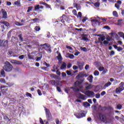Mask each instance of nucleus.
Here are the masks:
<instances>
[{
    "instance_id": "f257e3e1",
    "label": "nucleus",
    "mask_w": 124,
    "mask_h": 124,
    "mask_svg": "<svg viewBox=\"0 0 124 124\" xmlns=\"http://www.w3.org/2000/svg\"><path fill=\"white\" fill-rule=\"evenodd\" d=\"M5 65L3 67V69L5 71L7 72H10L12 71V69H13V66L10 64V62H5Z\"/></svg>"
},
{
    "instance_id": "f03ea898",
    "label": "nucleus",
    "mask_w": 124,
    "mask_h": 124,
    "mask_svg": "<svg viewBox=\"0 0 124 124\" xmlns=\"http://www.w3.org/2000/svg\"><path fill=\"white\" fill-rule=\"evenodd\" d=\"M75 85V87L71 88V89H73L74 92L78 93L80 91V89H83V86L79 83V81H76Z\"/></svg>"
},
{
    "instance_id": "7ed1b4c3",
    "label": "nucleus",
    "mask_w": 124,
    "mask_h": 124,
    "mask_svg": "<svg viewBox=\"0 0 124 124\" xmlns=\"http://www.w3.org/2000/svg\"><path fill=\"white\" fill-rule=\"evenodd\" d=\"M41 47H43V49H45L48 53H51V46L47 44H45L40 45Z\"/></svg>"
},
{
    "instance_id": "20e7f679",
    "label": "nucleus",
    "mask_w": 124,
    "mask_h": 124,
    "mask_svg": "<svg viewBox=\"0 0 124 124\" xmlns=\"http://www.w3.org/2000/svg\"><path fill=\"white\" fill-rule=\"evenodd\" d=\"M0 89H1V92L3 94L6 93L8 91V87L3 85H0Z\"/></svg>"
},
{
    "instance_id": "39448f33",
    "label": "nucleus",
    "mask_w": 124,
    "mask_h": 124,
    "mask_svg": "<svg viewBox=\"0 0 124 124\" xmlns=\"http://www.w3.org/2000/svg\"><path fill=\"white\" fill-rule=\"evenodd\" d=\"M105 40V37L104 36H101L100 37L98 38V41L95 42V43H100L101 45L103 44V41Z\"/></svg>"
},
{
    "instance_id": "423d86ee",
    "label": "nucleus",
    "mask_w": 124,
    "mask_h": 124,
    "mask_svg": "<svg viewBox=\"0 0 124 124\" xmlns=\"http://www.w3.org/2000/svg\"><path fill=\"white\" fill-rule=\"evenodd\" d=\"M46 114V117L48 120H50L52 117V115H51V113L50 112V110L49 109L46 108L45 109Z\"/></svg>"
},
{
    "instance_id": "0eeeda50",
    "label": "nucleus",
    "mask_w": 124,
    "mask_h": 124,
    "mask_svg": "<svg viewBox=\"0 0 124 124\" xmlns=\"http://www.w3.org/2000/svg\"><path fill=\"white\" fill-rule=\"evenodd\" d=\"M77 65L78 66V68L80 70H82L84 68V63L81 62H78L77 63Z\"/></svg>"
},
{
    "instance_id": "6e6552de",
    "label": "nucleus",
    "mask_w": 124,
    "mask_h": 124,
    "mask_svg": "<svg viewBox=\"0 0 124 124\" xmlns=\"http://www.w3.org/2000/svg\"><path fill=\"white\" fill-rule=\"evenodd\" d=\"M124 90V87L123 86H120V87L116 88L115 93H121V92H123Z\"/></svg>"
},
{
    "instance_id": "1a4fd4ad",
    "label": "nucleus",
    "mask_w": 124,
    "mask_h": 124,
    "mask_svg": "<svg viewBox=\"0 0 124 124\" xmlns=\"http://www.w3.org/2000/svg\"><path fill=\"white\" fill-rule=\"evenodd\" d=\"M85 85L86 90H91V89H93V85L88 82H85Z\"/></svg>"
},
{
    "instance_id": "9d476101",
    "label": "nucleus",
    "mask_w": 124,
    "mask_h": 124,
    "mask_svg": "<svg viewBox=\"0 0 124 124\" xmlns=\"http://www.w3.org/2000/svg\"><path fill=\"white\" fill-rule=\"evenodd\" d=\"M62 81H60L59 80H50L49 81V83L50 84H52L53 86H58V84H60V83H62Z\"/></svg>"
},
{
    "instance_id": "9b49d317",
    "label": "nucleus",
    "mask_w": 124,
    "mask_h": 124,
    "mask_svg": "<svg viewBox=\"0 0 124 124\" xmlns=\"http://www.w3.org/2000/svg\"><path fill=\"white\" fill-rule=\"evenodd\" d=\"M0 46L4 47H7V46H8V41L6 40L4 42L3 41L0 42Z\"/></svg>"
},
{
    "instance_id": "f8f14e48",
    "label": "nucleus",
    "mask_w": 124,
    "mask_h": 124,
    "mask_svg": "<svg viewBox=\"0 0 124 124\" xmlns=\"http://www.w3.org/2000/svg\"><path fill=\"white\" fill-rule=\"evenodd\" d=\"M84 93L86 95H88V96L90 97L93 96V95H94V93L90 91H87L86 92H85Z\"/></svg>"
},
{
    "instance_id": "ddd939ff",
    "label": "nucleus",
    "mask_w": 124,
    "mask_h": 124,
    "mask_svg": "<svg viewBox=\"0 0 124 124\" xmlns=\"http://www.w3.org/2000/svg\"><path fill=\"white\" fill-rule=\"evenodd\" d=\"M1 11H2V18L3 19H7V13L6 12V11H5V10H3V9H2Z\"/></svg>"
},
{
    "instance_id": "4468645a",
    "label": "nucleus",
    "mask_w": 124,
    "mask_h": 124,
    "mask_svg": "<svg viewBox=\"0 0 124 124\" xmlns=\"http://www.w3.org/2000/svg\"><path fill=\"white\" fill-rule=\"evenodd\" d=\"M65 57L66 58H69V59H71L72 60L74 59V55L69 53H67Z\"/></svg>"
},
{
    "instance_id": "2eb2a0df",
    "label": "nucleus",
    "mask_w": 124,
    "mask_h": 124,
    "mask_svg": "<svg viewBox=\"0 0 124 124\" xmlns=\"http://www.w3.org/2000/svg\"><path fill=\"white\" fill-rule=\"evenodd\" d=\"M11 63H13V64H22L23 63L20 61H17L15 60H12L11 61Z\"/></svg>"
},
{
    "instance_id": "dca6fc26",
    "label": "nucleus",
    "mask_w": 124,
    "mask_h": 124,
    "mask_svg": "<svg viewBox=\"0 0 124 124\" xmlns=\"http://www.w3.org/2000/svg\"><path fill=\"white\" fill-rule=\"evenodd\" d=\"M50 76L51 78H53V79H55L56 80H60L61 78L59 77V76L54 74H51L50 75Z\"/></svg>"
},
{
    "instance_id": "f3484780",
    "label": "nucleus",
    "mask_w": 124,
    "mask_h": 124,
    "mask_svg": "<svg viewBox=\"0 0 124 124\" xmlns=\"http://www.w3.org/2000/svg\"><path fill=\"white\" fill-rule=\"evenodd\" d=\"M0 24H3V25H5L6 27H9V23L7 21H4L3 20H1L0 22Z\"/></svg>"
},
{
    "instance_id": "a211bd4d",
    "label": "nucleus",
    "mask_w": 124,
    "mask_h": 124,
    "mask_svg": "<svg viewBox=\"0 0 124 124\" xmlns=\"http://www.w3.org/2000/svg\"><path fill=\"white\" fill-rule=\"evenodd\" d=\"M93 76L90 75L87 78V80L90 82V83H93Z\"/></svg>"
},
{
    "instance_id": "6ab92c4d",
    "label": "nucleus",
    "mask_w": 124,
    "mask_h": 124,
    "mask_svg": "<svg viewBox=\"0 0 124 124\" xmlns=\"http://www.w3.org/2000/svg\"><path fill=\"white\" fill-rule=\"evenodd\" d=\"M100 120L102 122H106V117L104 116V115H102L100 116Z\"/></svg>"
},
{
    "instance_id": "aec40b11",
    "label": "nucleus",
    "mask_w": 124,
    "mask_h": 124,
    "mask_svg": "<svg viewBox=\"0 0 124 124\" xmlns=\"http://www.w3.org/2000/svg\"><path fill=\"white\" fill-rule=\"evenodd\" d=\"M83 106L84 107L87 108L88 107H90V106H91V104H90L89 103H88V102H85L83 103Z\"/></svg>"
},
{
    "instance_id": "412c9836",
    "label": "nucleus",
    "mask_w": 124,
    "mask_h": 124,
    "mask_svg": "<svg viewBox=\"0 0 124 124\" xmlns=\"http://www.w3.org/2000/svg\"><path fill=\"white\" fill-rule=\"evenodd\" d=\"M57 54H58V55L57 56L58 60L59 61H62V55H61V53H59V51H57Z\"/></svg>"
},
{
    "instance_id": "4be33fe9",
    "label": "nucleus",
    "mask_w": 124,
    "mask_h": 124,
    "mask_svg": "<svg viewBox=\"0 0 124 124\" xmlns=\"http://www.w3.org/2000/svg\"><path fill=\"white\" fill-rule=\"evenodd\" d=\"M66 68V63L63 62L61 67V69H65Z\"/></svg>"
},
{
    "instance_id": "5701e85b",
    "label": "nucleus",
    "mask_w": 124,
    "mask_h": 124,
    "mask_svg": "<svg viewBox=\"0 0 124 124\" xmlns=\"http://www.w3.org/2000/svg\"><path fill=\"white\" fill-rule=\"evenodd\" d=\"M112 14L114 17H119V15H118V12H117V11H114L112 12Z\"/></svg>"
},
{
    "instance_id": "b1692460",
    "label": "nucleus",
    "mask_w": 124,
    "mask_h": 124,
    "mask_svg": "<svg viewBox=\"0 0 124 124\" xmlns=\"http://www.w3.org/2000/svg\"><path fill=\"white\" fill-rule=\"evenodd\" d=\"M79 97L81 99H83V100H85V99H86V96H85V95H83L81 93H79Z\"/></svg>"
},
{
    "instance_id": "393cba45",
    "label": "nucleus",
    "mask_w": 124,
    "mask_h": 124,
    "mask_svg": "<svg viewBox=\"0 0 124 124\" xmlns=\"http://www.w3.org/2000/svg\"><path fill=\"white\" fill-rule=\"evenodd\" d=\"M15 25H16V26H18L19 27H21V26H24L23 23L20 24V23H19V22H17V21H16L15 22Z\"/></svg>"
},
{
    "instance_id": "a878e982",
    "label": "nucleus",
    "mask_w": 124,
    "mask_h": 124,
    "mask_svg": "<svg viewBox=\"0 0 124 124\" xmlns=\"http://www.w3.org/2000/svg\"><path fill=\"white\" fill-rule=\"evenodd\" d=\"M75 116L78 118V119H81V115L80 113H75Z\"/></svg>"
},
{
    "instance_id": "bb28decb",
    "label": "nucleus",
    "mask_w": 124,
    "mask_h": 124,
    "mask_svg": "<svg viewBox=\"0 0 124 124\" xmlns=\"http://www.w3.org/2000/svg\"><path fill=\"white\" fill-rule=\"evenodd\" d=\"M111 85H112V83L108 81V83L105 84L104 87H105V88H108V87H109V86H111Z\"/></svg>"
},
{
    "instance_id": "cd10ccee",
    "label": "nucleus",
    "mask_w": 124,
    "mask_h": 124,
    "mask_svg": "<svg viewBox=\"0 0 124 124\" xmlns=\"http://www.w3.org/2000/svg\"><path fill=\"white\" fill-rule=\"evenodd\" d=\"M33 8V6H29L28 7V9L27 10V13H29L32 10V9Z\"/></svg>"
},
{
    "instance_id": "c85d7f7f",
    "label": "nucleus",
    "mask_w": 124,
    "mask_h": 124,
    "mask_svg": "<svg viewBox=\"0 0 124 124\" xmlns=\"http://www.w3.org/2000/svg\"><path fill=\"white\" fill-rule=\"evenodd\" d=\"M18 37L21 42H23L24 41V40L23 39V35L22 34H19L18 35Z\"/></svg>"
},
{
    "instance_id": "c756f323",
    "label": "nucleus",
    "mask_w": 124,
    "mask_h": 124,
    "mask_svg": "<svg viewBox=\"0 0 124 124\" xmlns=\"http://www.w3.org/2000/svg\"><path fill=\"white\" fill-rule=\"evenodd\" d=\"M15 5H16V6H20V5H21V3H20L19 1H16L15 2Z\"/></svg>"
},
{
    "instance_id": "7c9ffc66",
    "label": "nucleus",
    "mask_w": 124,
    "mask_h": 124,
    "mask_svg": "<svg viewBox=\"0 0 124 124\" xmlns=\"http://www.w3.org/2000/svg\"><path fill=\"white\" fill-rule=\"evenodd\" d=\"M40 5H37L34 7V11H36V10H38V9H40Z\"/></svg>"
},
{
    "instance_id": "2f4dec72",
    "label": "nucleus",
    "mask_w": 124,
    "mask_h": 124,
    "mask_svg": "<svg viewBox=\"0 0 124 124\" xmlns=\"http://www.w3.org/2000/svg\"><path fill=\"white\" fill-rule=\"evenodd\" d=\"M0 82L5 84V83H6V81H5V79H4V78H0Z\"/></svg>"
},
{
    "instance_id": "473e14b6",
    "label": "nucleus",
    "mask_w": 124,
    "mask_h": 124,
    "mask_svg": "<svg viewBox=\"0 0 124 124\" xmlns=\"http://www.w3.org/2000/svg\"><path fill=\"white\" fill-rule=\"evenodd\" d=\"M34 30H36V31H40V27H39V26H36Z\"/></svg>"
},
{
    "instance_id": "72a5a7b5",
    "label": "nucleus",
    "mask_w": 124,
    "mask_h": 124,
    "mask_svg": "<svg viewBox=\"0 0 124 124\" xmlns=\"http://www.w3.org/2000/svg\"><path fill=\"white\" fill-rule=\"evenodd\" d=\"M94 75L95 76H98V75H99V72H98V71H95L94 72Z\"/></svg>"
},
{
    "instance_id": "f704fd0d",
    "label": "nucleus",
    "mask_w": 124,
    "mask_h": 124,
    "mask_svg": "<svg viewBox=\"0 0 124 124\" xmlns=\"http://www.w3.org/2000/svg\"><path fill=\"white\" fill-rule=\"evenodd\" d=\"M122 108H123V106H122V105L121 104L117 105L116 107V108H117V109H122Z\"/></svg>"
},
{
    "instance_id": "c9c22d12",
    "label": "nucleus",
    "mask_w": 124,
    "mask_h": 124,
    "mask_svg": "<svg viewBox=\"0 0 124 124\" xmlns=\"http://www.w3.org/2000/svg\"><path fill=\"white\" fill-rule=\"evenodd\" d=\"M43 5H45V6H46V7H47V8H51V6L50 5H48L46 3H43Z\"/></svg>"
},
{
    "instance_id": "e433bc0d",
    "label": "nucleus",
    "mask_w": 124,
    "mask_h": 124,
    "mask_svg": "<svg viewBox=\"0 0 124 124\" xmlns=\"http://www.w3.org/2000/svg\"><path fill=\"white\" fill-rule=\"evenodd\" d=\"M99 71H103L104 70V67L103 66H100L98 68Z\"/></svg>"
},
{
    "instance_id": "4c0bfd02",
    "label": "nucleus",
    "mask_w": 124,
    "mask_h": 124,
    "mask_svg": "<svg viewBox=\"0 0 124 124\" xmlns=\"http://www.w3.org/2000/svg\"><path fill=\"white\" fill-rule=\"evenodd\" d=\"M124 32H118V34L120 36V37H123V36L124 35Z\"/></svg>"
},
{
    "instance_id": "58836bf2",
    "label": "nucleus",
    "mask_w": 124,
    "mask_h": 124,
    "mask_svg": "<svg viewBox=\"0 0 124 124\" xmlns=\"http://www.w3.org/2000/svg\"><path fill=\"white\" fill-rule=\"evenodd\" d=\"M1 75H2L4 77H5V72L3 70L1 71Z\"/></svg>"
},
{
    "instance_id": "ea45409f",
    "label": "nucleus",
    "mask_w": 124,
    "mask_h": 124,
    "mask_svg": "<svg viewBox=\"0 0 124 124\" xmlns=\"http://www.w3.org/2000/svg\"><path fill=\"white\" fill-rule=\"evenodd\" d=\"M80 50H81L82 51H83V52H87V48L86 47H81Z\"/></svg>"
},
{
    "instance_id": "a19ab883",
    "label": "nucleus",
    "mask_w": 124,
    "mask_h": 124,
    "mask_svg": "<svg viewBox=\"0 0 124 124\" xmlns=\"http://www.w3.org/2000/svg\"><path fill=\"white\" fill-rule=\"evenodd\" d=\"M94 6H95V7H99V5H100L99 2H97L95 3L94 4Z\"/></svg>"
},
{
    "instance_id": "79ce46f5",
    "label": "nucleus",
    "mask_w": 124,
    "mask_h": 124,
    "mask_svg": "<svg viewBox=\"0 0 124 124\" xmlns=\"http://www.w3.org/2000/svg\"><path fill=\"white\" fill-rule=\"evenodd\" d=\"M72 12L74 15H75V16H77V11H76V10H73Z\"/></svg>"
},
{
    "instance_id": "37998d69",
    "label": "nucleus",
    "mask_w": 124,
    "mask_h": 124,
    "mask_svg": "<svg viewBox=\"0 0 124 124\" xmlns=\"http://www.w3.org/2000/svg\"><path fill=\"white\" fill-rule=\"evenodd\" d=\"M12 54H13V52H12V51H9L8 54L9 57H11V56H12Z\"/></svg>"
},
{
    "instance_id": "c03bdc74",
    "label": "nucleus",
    "mask_w": 124,
    "mask_h": 124,
    "mask_svg": "<svg viewBox=\"0 0 124 124\" xmlns=\"http://www.w3.org/2000/svg\"><path fill=\"white\" fill-rule=\"evenodd\" d=\"M117 51L118 52H121V51H123V47H122L121 46H118V47L117 48Z\"/></svg>"
},
{
    "instance_id": "a18cd8bd",
    "label": "nucleus",
    "mask_w": 124,
    "mask_h": 124,
    "mask_svg": "<svg viewBox=\"0 0 124 124\" xmlns=\"http://www.w3.org/2000/svg\"><path fill=\"white\" fill-rule=\"evenodd\" d=\"M103 43L104 45H107V44H109V42L107 40H105V41H104Z\"/></svg>"
},
{
    "instance_id": "49530a36",
    "label": "nucleus",
    "mask_w": 124,
    "mask_h": 124,
    "mask_svg": "<svg viewBox=\"0 0 124 124\" xmlns=\"http://www.w3.org/2000/svg\"><path fill=\"white\" fill-rule=\"evenodd\" d=\"M91 21L93 22V23L94 22H96L97 23H99V21H98V20L95 19H91Z\"/></svg>"
},
{
    "instance_id": "de8ad7c7",
    "label": "nucleus",
    "mask_w": 124,
    "mask_h": 124,
    "mask_svg": "<svg viewBox=\"0 0 124 124\" xmlns=\"http://www.w3.org/2000/svg\"><path fill=\"white\" fill-rule=\"evenodd\" d=\"M95 96L96 97V98H100V94L99 93H96L95 95Z\"/></svg>"
},
{
    "instance_id": "09e8293b",
    "label": "nucleus",
    "mask_w": 124,
    "mask_h": 124,
    "mask_svg": "<svg viewBox=\"0 0 124 124\" xmlns=\"http://www.w3.org/2000/svg\"><path fill=\"white\" fill-rule=\"evenodd\" d=\"M115 7H116V8H117V9H120V5H119V4L115 3Z\"/></svg>"
},
{
    "instance_id": "8fccbe9b",
    "label": "nucleus",
    "mask_w": 124,
    "mask_h": 124,
    "mask_svg": "<svg viewBox=\"0 0 124 124\" xmlns=\"http://www.w3.org/2000/svg\"><path fill=\"white\" fill-rule=\"evenodd\" d=\"M62 76L64 78H65L66 77V74L64 72H62Z\"/></svg>"
},
{
    "instance_id": "3c124183",
    "label": "nucleus",
    "mask_w": 124,
    "mask_h": 124,
    "mask_svg": "<svg viewBox=\"0 0 124 124\" xmlns=\"http://www.w3.org/2000/svg\"><path fill=\"white\" fill-rule=\"evenodd\" d=\"M56 73L58 75H61V72H60V71H59V70H58V67H56Z\"/></svg>"
},
{
    "instance_id": "603ef678",
    "label": "nucleus",
    "mask_w": 124,
    "mask_h": 124,
    "mask_svg": "<svg viewBox=\"0 0 124 124\" xmlns=\"http://www.w3.org/2000/svg\"><path fill=\"white\" fill-rule=\"evenodd\" d=\"M106 94V92L105 91H103L101 93V95L102 96H103L104 95H105Z\"/></svg>"
},
{
    "instance_id": "864d4df0",
    "label": "nucleus",
    "mask_w": 124,
    "mask_h": 124,
    "mask_svg": "<svg viewBox=\"0 0 124 124\" xmlns=\"http://www.w3.org/2000/svg\"><path fill=\"white\" fill-rule=\"evenodd\" d=\"M77 17H82V13H81V12H79L78 13V15H77Z\"/></svg>"
},
{
    "instance_id": "5fc2aeb1",
    "label": "nucleus",
    "mask_w": 124,
    "mask_h": 124,
    "mask_svg": "<svg viewBox=\"0 0 124 124\" xmlns=\"http://www.w3.org/2000/svg\"><path fill=\"white\" fill-rule=\"evenodd\" d=\"M37 93H38L39 95H42V93H41V91H40V90L38 89L37 90Z\"/></svg>"
},
{
    "instance_id": "6e6d98bb",
    "label": "nucleus",
    "mask_w": 124,
    "mask_h": 124,
    "mask_svg": "<svg viewBox=\"0 0 124 124\" xmlns=\"http://www.w3.org/2000/svg\"><path fill=\"white\" fill-rule=\"evenodd\" d=\"M85 116H86V114L84 112H81L80 113L81 118H83V117H85Z\"/></svg>"
},
{
    "instance_id": "4d7b16f0",
    "label": "nucleus",
    "mask_w": 124,
    "mask_h": 124,
    "mask_svg": "<svg viewBox=\"0 0 124 124\" xmlns=\"http://www.w3.org/2000/svg\"><path fill=\"white\" fill-rule=\"evenodd\" d=\"M87 19L88 18H87L86 17H83V19H82V22L85 23V22H86V21H87Z\"/></svg>"
},
{
    "instance_id": "13d9d810",
    "label": "nucleus",
    "mask_w": 124,
    "mask_h": 124,
    "mask_svg": "<svg viewBox=\"0 0 124 124\" xmlns=\"http://www.w3.org/2000/svg\"><path fill=\"white\" fill-rule=\"evenodd\" d=\"M73 69H74V70H76V69H78V66L76 65H74L73 66Z\"/></svg>"
},
{
    "instance_id": "bf43d9fd",
    "label": "nucleus",
    "mask_w": 124,
    "mask_h": 124,
    "mask_svg": "<svg viewBox=\"0 0 124 124\" xmlns=\"http://www.w3.org/2000/svg\"><path fill=\"white\" fill-rule=\"evenodd\" d=\"M110 56H114V55H115V51H114V50H112L110 52Z\"/></svg>"
},
{
    "instance_id": "052dcab7",
    "label": "nucleus",
    "mask_w": 124,
    "mask_h": 124,
    "mask_svg": "<svg viewBox=\"0 0 124 124\" xmlns=\"http://www.w3.org/2000/svg\"><path fill=\"white\" fill-rule=\"evenodd\" d=\"M27 96H29L30 97H31V93H26Z\"/></svg>"
},
{
    "instance_id": "680f3d73",
    "label": "nucleus",
    "mask_w": 124,
    "mask_h": 124,
    "mask_svg": "<svg viewBox=\"0 0 124 124\" xmlns=\"http://www.w3.org/2000/svg\"><path fill=\"white\" fill-rule=\"evenodd\" d=\"M90 67V65L87 64L86 65L85 67V69H86V70H88V69Z\"/></svg>"
},
{
    "instance_id": "e2e57ef3",
    "label": "nucleus",
    "mask_w": 124,
    "mask_h": 124,
    "mask_svg": "<svg viewBox=\"0 0 124 124\" xmlns=\"http://www.w3.org/2000/svg\"><path fill=\"white\" fill-rule=\"evenodd\" d=\"M72 66V64L71 63H69L68 64V65L67 66V68H70Z\"/></svg>"
},
{
    "instance_id": "0e129e2a",
    "label": "nucleus",
    "mask_w": 124,
    "mask_h": 124,
    "mask_svg": "<svg viewBox=\"0 0 124 124\" xmlns=\"http://www.w3.org/2000/svg\"><path fill=\"white\" fill-rule=\"evenodd\" d=\"M66 73L68 76L71 75V72L70 71H67Z\"/></svg>"
},
{
    "instance_id": "69168bd1",
    "label": "nucleus",
    "mask_w": 124,
    "mask_h": 124,
    "mask_svg": "<svg viewBox=\"0 0 124 124\" xmlns=\"http://www.w3.org/2000/svg\"><path fill=\"white\" fill-rule=\"evenodd\" d=\"M104 29H106L107 30H110V27L108 26H106L104 27Z\"/></svg>"
},
{
    "instance_id": "338daca9",
    "label": "nucleus",
    "mask_w": 124,
    "mask_h": 124,
    "mask_svg": "<svg viewBox=\"0 0 124 124\" xmlns=\"http://www.w3.org/2000/svg\"><path fill=\"white\" fill-rule=\"evenodd\" d=\"M40 123L41 124H44V122H43V120L41 118H40Z\"/></svg>"
},
{
    "instance_id": "774afa93",
    "label": "nucleus",
    "mask_w": 124,
    "mask_h": 124,
    "mask_svg": "<svg viewBox=\"0 0 124 124\" xmlns=\"http://www.w3.org/2000/svg\"><path fill=\"white\" fill-rule=\"evenodd\" d=\"M56 124H60V120H59V119H56Z\"/></svg>"
}]
</instances>
